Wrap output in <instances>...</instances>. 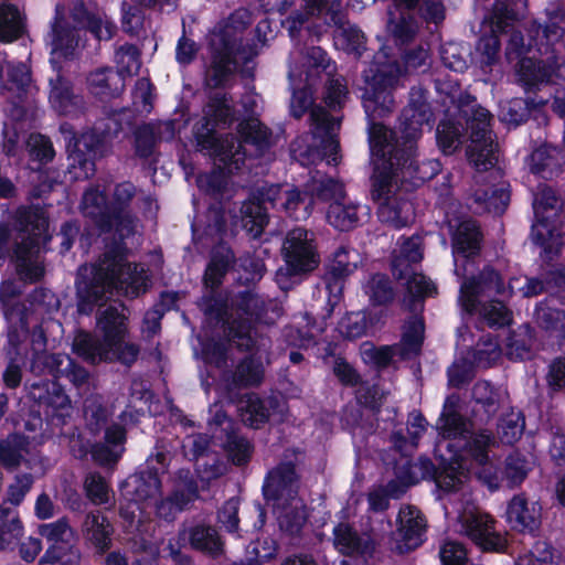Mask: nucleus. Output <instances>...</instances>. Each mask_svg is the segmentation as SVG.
<instances>
[{"label":"nucleus","mask_w":565,"mask_h":565,"mask_svg":"<svg viewBox=\"0 0 565 565\" xmlns=\"http://www.w3.org/2000/svg\"><path fill=\"white\" fill-rule=\"evenodd\" d=\"M401 74L396 63L370 66L363 72L365 87L362 95L370 120L369 140L375 164L372 198L379 203L380 221L396 228L407 225L413 216L412 204L399 193V183L418 186L439 171L437 161L418 162L415 158L416 140L422 135L423 126L431 118L429 105L422 93L411 94L409 104L401 117V137L375 122L393 110L395 102L392 93L398 85Z\"/></svg>","instance_id":"nucleus-1"},{"label":"nucleus","mask_w":565,"mask_h":565,"mask_svg":"<svg viewBox=\"0 0 565 565\" xmlns=\"http://www.w3.org/2000/svg\"><path fill=\"white\" fill-rule=\"evenodd\" d=\"M437 89L446 94L450 103L457 106L458 114L441 120L436 130L438 146L446 154L454 153L462 143L463 131L470 130V143L467 148L469 162L479 172L492 169L497 161V147L490 130L489 111L475 103L463 102L457 84L437 82Z\"/></svg>","instance_id":"nucleus-2"},{"label":"nucleus","mask_w":565,"mask_h":565,"mask_svg":"<svg viewBox=\"0 0 565 565\" xmlns=\"http://www.w3.org/2000/svg\"><path fill=\"white\" fill-rule=\"evenodd\" d=\"M89 281L77 284V310L89 315L95 306H103L115 292L136 297L148 288L149 278L142 266L126 260L117 249L108 250L90 268Z\"/></svg>","instance_id":"nucleus-3"},{"label":"nucleus","mask_w":565,"mask_h":565,"mask_svg":"<svg viewBox=\"0 0 565 565\" xmlns=\"http://www.w3.org/2000/svg\"><path fill=\"white\" fill-rule=\"evenodd\" d=\"M127 316L121 302L99 310L96 318V330L102 337L86 331L74 335L72 349L75 354L90 364L119 361L131 364L138 355V348L125 341Z\"/></svg>","instance_id":"nucleus-4"},{"label":"nucleus","mask_w":565,"mask_h":565,"mask_svg":"<svg viewBox=\"0 0 565 565\" xmlns=\"http://www.w3.org/2000/svg\"><path fill=\"white\" fill-rule=\"evenodd\" d=\"M519 279H512L508 287L498 271L486 267L478 275L466 277L459 290V305L469 313L479 316L491 328H501L511 322V311L504 300L514 292V285Z\"/></svg>","instance_id":"nucleus-5"},{"label":"nucleus","mask_w":565,"mask_h":565,"mask_svg":"<svg viewBox=\"0 0 565 565\" xmlns=\"http://www.w3.org/2000/svg\"><path fill=\"white\" fill-rule=\"evenodd\" d=\"M83 28H87L98 40H110L116 32V25L106 14H89L82 2L76 3L70 13L64 6L56 4L50 33L52 61L74 54Z\"/></svg>","instance_id":"nucleus-6"},{"label":"nucleus","mask_w":565,"mask_h":565,"mask_svg":"<svg viewBox=\"0 0 565 565\" xmlns=\"http://www.w3.org/2000/svg\"><path fill=\"white\" fill-rule=\"evenodd\" d=\"M298 476L290 462L273 469L263 487L264 495L273 502L281 531L298 534L306 522L303 501L298 497Z\"/></svg>","instance_id":"nucleus-7"},{"label":"nucleus","mask_w":565,"mask_h":565,"mask_svg":"<svg viewBox=\"0 0 565 565\" xmlns=\"http://www.w3.org/2000/svg\"><path fill=\"white\" fill-rule=\"evenodd\" d=\"M280 209L296 221L307 220L312 212V198L306 191L303 194L298 189L281 191L278 185H270L260 192L257 200H248L241 207L243 226L254 237H258L268 222L267 207L269 203Z\"/></svg>","instance_id":"nucleus-8"},{"label":"nucleus","mask_w":565,"mask_h":565,"mask_svg":"<svg viewBox=\"0 0 565 565\" xmlns=\"http://www.w3.org/2000/svg\"><path fill=\"white\" fill-rule=\"evenodd\" d=\"M458 398L449 396L437 423L441 443L455 454L465 448L472 459L480 466L489 465V449L497 445V439L487 430L470 435V423L455 408Z\"/></svg>","instance_id":"nucleus-9"},{"label":"nucleus","mask_w":565,"mask_h":565,"mask_svg":"<svg viewBox=\"0 0 565 565\" xmlns=\"http://www.w3.org/2000/svg\"><path fill=\"white\" fill-rule=\"evenodd\" d=\"M19 234L14 241L11 260L17 274L25 282H35L44 276L40 256L39 237L46 226V220L36 211L21 209L17 214Z\"/></svg>","instance_id":"nucleus-10"},{"label":"nucleus","mask_w":565,"mask_h":565,"mask_svg":"<svg viewBox=\"0 0 565 565\" xmlns=\"http://www.w3.org/2000/svg\"><path fill=\"white\" fill-rule=\"evenodd\" d=\"M265 308V301L252 291L241 292L231 301V308L218 312L217 317L226 324L231 342L242 350L259 351L267 349L268 339L258 337L254 321L258 319Z\"/></svg>","instance_id":"nucleus-11"},{"label":"nucleus","mask_w":565,"mask_h":565,"mask_svg":"<svg viewBox=\"0 0 565 565\" xmlns=\"http://www.w3.org/2000/svg\"><path fill=\"white\" fill-rule=\"evenodd\" d=\"M563 203L555 191L546 185L537 188L533 200L535 223L532 225V241L543 249L546 259H553L558 255L563 246L561 233H556L550 223L558 216Z\"/></svg>","instance_id":"nucleus-12"},{"label":"nucleus","mask_w":565,"mask_h":565,"mask_svg":"<svg viewBox=\"0 0 565 565\" xmlns=\"http://www.w3.org/2000/svg\"><path fill=\"white\" fill-rule=\"evenodd\" d=\"M286 268L276 273V281L280 288H287V278L312 271L320 264V256L315 242V234L306 228L296 227L289 231L282 244Z\"/></svg>","instance_id":"nucleus-13"},{"label":"nucleus","mask_w":565,"mask_h":565,"mask_svg":"<svg viewBox=\"0 0 565 565\" xmlns=\"http://www.w3.org/2000/svg\"><path fill=\"white\" fill-rule=\"evenodd\" d=\"M312 97L306 89L296 90L291 98V114L300 118L310 108V120L312 134L321 139L323 154L328 158V164L337 166L339 163V141L335 138V131L340 127V121L330 117L322 107H311Z\"/></svg>","instance_id":"nucleus-14"},{"label":"nucleus","mask_w":565,"mask_h":565,"mask_svg":"<svg viewBox=\"0 0 565 565\" xmlns=\"http://www.w3.org/2000/svg\"><path fill=\"white\" fill-rule=\"evenodd\" d=\"M327 14L330 21L338 28L337 38L345 44L350 52L361 55L364 47V34L355 26H347V17L343 10L342 0H308L307 11L296 13L290 18L291 30L302 25L309 15Z\"/></svg>","instance_id":"nucleus-15"},{"label":"nucleus","mask_w":565,"mask_h":565,"mask_svg":"<svg viewBox=\"0 0 565 565\" xmlns=\"http://www.w3.org/2000/svg\"><path fill=\"white\" fill-rule=\"evenodd\" d=\"M460 532L483 551L500 552L505 539L495 531L493 518L473 504H467L459 516Z\"/></svg>","instance_id":"nucleus-16"},{"label":"nucleus","mask_w":565,"mask_h":565,"mask_svg":"<svg viewBox=\"0 0 565 565\" xmlns=\"http://www.w3.org/2000/svg\"><path fill=\"white\" fill-rule=\"evenodd\" d=\"M424 340V323L420 318L414 316L404 326L402 340L393 347L370 348L364 350L376 365L386 366L393 356L411 359L420 352Z\"/></svg>","instance_id":"nucleus-17"},{"label":"nucleus","mask_w":565,"mask_h":565,"mask_svg":"<svg viewBox=\"0 0 565 565\" xmlns=\"http://www.w3.org/2000/svg\"><path fill=\"white\" fill-rule=\"evenodd\" d=\"M103 138L99 134L90 130L82 134L79 138L68 141L70 173L74 179H87L95 171L94 160L102 154Z\"/></svg>","instance_id":"nucleus-18"},{"label":"nucleus","mask_w":565,"mask_h":565,"mask_svg":"<svg viewBox=\"0 0 565 565\" xmlns=\"http://www.w3.org/2000/svg\"><path fill=\"white\" fill-rule=\"evenodd\" d=\"M399 526L390 540V550L403 555L417 548L424 541L426 521L420 511L405 507L398 513Z\"/></svg>","instance_id":"nucleus-19"},{"label":"nucleus","mask_w":565,"mask_h":565,"mask_svg":"<svg viewBox=\"0 0 565 565\" xmlns=\"http://www.w3.org/2000/svg\"><path fill=\"white\" fill-rule=\"evenodd\" d=\"M515 0H498L493 6L491 15L492 34L482 36L478 43L481 54V63L486 66L493 65L499 57L500 40L497 32H503L510 22L516 19L513 9Z\"/></svg>","instance_id":"nucleus-20"},{"label":"nucleus","mask_w":565,"mask_h":565,"mask_svg":"<svg viewBox=\"0 0 565 565\" xmlns=\"http://www.w3.org/2000/svg\"><path fill=\"white\" fill-rule=\"evenodd\" d=\"M546 57L535 60L534 57H523L518 68L519 82L526 88L532 89L540 84L554 82V78L561 76L562 64L556 61L554 52L548 54L545 49Z\"/></svg>","instance_id":"nucleus-21"},{"label":"nucleus","mask_w":565,"mask_h":565,"mask_svg":"<svg viewBox=\"0 0 565 565\" xmlns=\"http://www.w3.org/2000/svg\"><path fill=\"white\" fill-rule=\"evenodd\" d=\"M392 7L388 9L387 31L398 43L412 41L417 31L418 23L413 14L419 0H392Z\"/></svg>","instance_id":"nucleus-22"},{"label":"nucleus","mask_w":565,"mask_h":565,"mask_svg":"<svg viewBox=\"0 0 565 565\" xmlns=\"http://www.w3.org/2000/svg\"><path fill=\"white\" fill-rule=\"evenodd\" d=\"M250 55L243 54L241 56L235 43H224L223 49L213 54L212 63L205 72L206 86L210 88L225 86L239 61H247Z\"/></svg>","instance_id":"nucleus-23"},{"label":"nucleus","mask_w":565,"mask_h":565,"mask_svg":"<svg viewBox=\"0 0 565 565\" xmlns=\"http://www.w3.org/2000/svg\"><path fill=\"white\" fill-rule=\"evenodd\" d=\"M196 139L200 150L209 151L210 156L224 166L234 164L238 169L239 163L244 160L243 146L233 136L221 138L212 129L206 128V132L199 134Z\"/></svg>","instance_id":"nucleus-24"},{"label":"nucleus","mask_w":565,"mask_h":565,"mask_svg":"<svg viewBox=\"0 0 565 565\" xmlns=\"http://www.w3.org/2000/svg\"><path fill=\"white\" fill-rule=\"evenodd\" d=\"M173 136L174 124L172 121H158L142 125L134 132L135 153L139 158L147 159L156 152L159 142L170 140Z\"/></svg>","instance_id":"nucleus-25"},{"label":"nucleus","mask_w":565,"mask_h":565,"mask_svg":"<svg viewBox=\"0 0 565 565\" xmlns=\"http://www.w3.org/2000/svg\"><path fill=\"white\" fill-rule=\"evenodd\" d=\"M2 74L3 70L0 67V94L10 93L14 105L28 102L34 96L35 87L32 85L30 70L24 63H8L7 83L2 78Z\"/></svg>","instance_id":"nucleus-26"},{"label":"nucleus","mask_w":565,"mask_h":565,"mask_svg":"<svg viewBox=\"0 0 565 565\" xmlns=\"http://www.w3.org/2000/svg\"><path fill=\"white\" fill-rule=\"evenodd\" d=\"M333 535L334 546L343 555L366 559L375 550V544L369 535H360L348 523L338 524Z\"/></svg>","instance_id":"nucleus-27"},{"label":"nucleus","mask_w":565,"mask_h":565,"mask_svg":"<svg viewBox=\"0 0 565 565\" xmlns=\"http://www.w3.org/2000/svg\"><path fill=\"white\" fill-rule=\"evenodd\" d=\"M136 195V186L130 182L116 185L110 203L113 217L116 221V232L120 238L135 232L137 221L128 211L129 203Z\"/></svg>","instance_id":"nucleus-28"},{"label":"nucleus","mask_w":565,"mask_h":565,"mask_svg":"<svg viewBox=\"0 0 565 565\" xmlns=\"http://www.w3.org/2000/svg\"><path fill=\"white\" fill-rule=\"evenodd\" d=\"M507 521L512 529L533 533L541 524V507L523 495H514L508 504Z\"/></svg>","instance_id":"nucleus-29"},{"label":"nucleus","mask_w":565,"mask_h":565,"mask_svg":"<svg viewBox=\"0 0 565 565\" xmlns=\"http://www.w3.org/2000/svg\"><path fill=\"white\" fill-rule=\"evenodd\" d=\"M81 206L83 214L103 232L116 231L111 206L106 202L105 194L98 188H90L84 193Z\"/></svg>","instance_id":"nucleus-30"},{"label":"nucleus","mask_w":565,"mask_h":565,"mask_svg":"<svg viewBox=\"0 0 565 565\" xmlns=\"http://www.w3.org/2000/svg\"><path fill=\"white\" fill-rule=\"evenodd\" d=\"M84 539L90 543L99 554L105 553L111 546L114 527L107 516L99 511L88 512L82 523Z\"/></svg>","instance_id":"nucleus-31"},{"label":"nucleus","mask_w":565,"mask_h":565,"mask_svg":"<svg viewBox=\"0 0 565 565\" xmlns=\"http://www.w3.org/2000/svg\"><path fill=\"white\" fill-rule=\"evenodd\" d=\"M126 431L120 425H111L106 429L105 443L93 446L92 456L102 466L116 463L125 451Z\"/></svg>","instance_id":"nucleus-32"},{"label":"nucleus","mask_w":565,"mask_h":565,"mask_svg":"<svg viewBox=\"0 0 565 565\" xmlns=\"http://www.w3.org/2000/svg\"><path fill=\"white\" fill-rule=\"evenodd\" d=\"M360 260L359 253L354 249L340 247L333 256L326 275L328 289L332 292L335 290L338 294L342 290L341 280L352 273L358 267Z\"/></svg>","instance_id":"nucleus-33"},{"label":"nucleus","mask_w":565,"mask_h":565,"mask_svg":"<svg viewBox=\"0 0 565 565\" xmlns=\"http://www.w3.org/2000/svg\"><path fill=\"white\" fill-rule=\"evenodd\" d=\"M452 231L454 254H461L468 258L478 253L480 247V232L477 223L471 218L449 222Z\"/></svg>","instance_id":"nucleus-34"},{"label":"nucleus","mask_w":565,"mask_h":565,"mask_svg":"<svg viewBox=\"0 0 565 565\" xmlns=\"http://www.w3.org/2000/svg\"><path fill=\"white\" fill-rule=\"evenodd\" d=\"M87 87L95 96L108 99L117 97L124 92L125 79L110 67H102L89 73Z\"/></svg>","instance_id":"nucleus-35"},{"label":"nucleus","mask_w":565,"mask_h":565,"mask_svg":"<svg viewBox=\"0 0 565 565\" xmlns=\"http://www.w3.org/2000/svg\"><path fill=\"white\" fill-rule=\"evenodd\" d=\"M50 103L62 115L75 114L82 107V98L74 94L71 83L58 72L50 78Z\"/></svg>","instance_id":"nucleus-36"},{"label":"nucleus","mask_w":565,"mask_h":565,"mask_svg":"<svg viewBox=\"0 0 565 565\" xmlns=\"http://www.w3.org/2000/svg\"><path fill=\"white\" fill-rule=\"evenodd\" d=\"M404 469V473L399 471L397 478L386 484L384 491L388 497L394 499L401 498L412 484L417 483L420 478L430 475L433 463L428 459H422L414 463L407 462Z\"/></svg>","instance_id":"nucleus-37"},{"label":"nucleus","mask_w":565,"mask_h":565,"mask_svg":"<svg viewBox=\"0 0 565 565\" xmlns=\"http://www.w3.org/2000/svg\"><path fill=\"white\" fill-rule=\"evenodd\" d=\"M31 395L38 399L40 404L45 405L52 411V415L64 416L71 409V401L62 388L52 383L50 386L40 383L32 384Z\"/></svg>","instance_id":"nucleus-38"},{"label":"nucleus","mask_w":565,"mask_h":565,"mask_svg":"<svg viewBox=\"0 0 565 565\" xmlns=\"http://www.w3.org/2000/svg\"><path fill=\"white\" fill-rule=\"evenodd\" d=\"M423 257V239L420 236L414 235L404 239L392 262L393 275L396 278L406 277V269H411V265L419 263Z\"/></svg>","instance_id":"nucleus-39"},{"label":"nucleus","mask_w":565,"mask_h":565,"mask_svg":"<svg viewBox=\"0 0 565 565\" xmlns=\"http://www.w3.org/2000/svg\"><path fill=\"white\" fill-rule=\"evenodd\" d=\"M563 166V157L559 150L551 146H542L531 154L530 169L533 173L544 179L557 175Z\"/></svg>","instance_id":"nucleus-40"},{"label":"nucleus","mask_w":565,"mask_h":565,"mask_svg":"<svg viewBox=\"0 0 565 565\" xmlns=\"http://www.w3.org/2000/svg\"><path fill=\"white\" fill-rule=\"evenodd\" d=\"M196 497L198 491L194 484H189L184 489H177L171 497L153 503L156 514L159 519L171 522L177 514L184 510Z\"/></svg>","instance_id":"nucleus-41"},{"label":"nucleus","mask_w":565,"mask_h":565,"mask_svg":"<svg viewBox=\"0 0 565 565\" xmlns=\"http://www.w3.org/2000/svg\"><path fill=\"white\" fill-rule=\"evenodd\" d=\"M185 534V530L180 533L183 537ZM188 534L190 544L193 548L212 557H217L223 553V543L214 527L207 525H195L189 530Z\"/></svg>","instance_id":"nucleus-42"},{"label":"nucleus","mask_w":565,"mask_h":565,"mask_svg":"<svg viewBox=\"0 0 565 565\" xmlns=\"http://www.w3.org/2000/svg\"><path fill=\"white\" fill-rule=\"evenodd\" d=\"M25 31V15L12 3H0V41L13 42Z\"/></svg>","instance_id":"nucleus-43"},{"label":"nucleus","mask_w":565,"mask_h":565,"mask_svg":"<svg viewBox=\"0 0 565 565\" xmlns=\"http://www.w3.org/2000/svg\"><path fill=\"white\" fill-rule=\"evenodd\" d=\"M307 192L312 198L321 201H337L344 199V189L342 183L333 178L327 177L320 171H315L306 184Z\"/></svg>","instance_id":"nucleus-44"},{"label":"nucleus","mask_w":565,"mask_h":565,"mask_svg":"<svg viewBox=\"0 0 565 565\" xmlns=\"http://www.w3.org/2000/svg\"><path fill=\"white\" fill-rule=\"evenodd\" d=\"M473 196L481 210L495 214L502 213L510 201V193L504 183L492 185L489 189H477Z\"/></svg>","instance_id":"nucleus-45"},{"label":"nucleus","mask_w":565,"mask_h":565,"mask_svg":"<svg viewBox=\"0 0 565 565\" xmlns=\"http://www.w3.org/2000/svg\"><path fill=\"white\" fill-rule=\"evenodd\" d=\"M29 441L20 435H11L0 441V461L9 470L17 469L29 454Z\"/></svg>","instance_id":"nucleus-46"},{"label":"nucleus","mask_w":565,"mask_h":565,"mask_svg":"<svg viewBox=\"0 0 565 565\" xmlns=\"http://www.w3.org/2000/svg\"><path fill=\"white\" fill-rule=\"evenodd\" d=\"M338 199L332 202L327 212V221L340 231H348L356 226L359 222L358 206Z\"/></svg>","instance_id":"nucleus-47"},{"label":"nucleus","mask_w":565,"mask_h":565,"mask_svg":"<svg viewBox=\"0 0 565 565\" xmlns=\"http://www.w3.org/2000/svg\"><path fill=\"white\" fill-rule=\"evenodd\" d=\"M206 127L213 125H227L233 120V104L224 93H214L204 108Z\"/></svg>","instance_id":"nucleus-48"},{"label":"nucleus","mask_w":565,"mask_h":565,"mask_svg":"<svg viewBox=\"0 0 565 565\" xmlns=\"http://www.w3.org/2000/svg\"><path fill=\"white\" fill-rule=\"evenodd\" d=\"M135 501L142 504H153L161 493V482L157 475L146 473L134 478Z\"/></svg>","instance_id":"nucleus-49"},{"label":"nucleus","mask_w":565,"mask_h":565,"mask_svg":"<svg viewBox=\"0 0 565 565\" xmlns=\"http://www.w3.org/2000/svg\"><path fill=\"white\" fill-rule=\"evenodd\" d=\"M23 525L14 511L0 507V550L8 548L22 535Z\"/></svg>","instance_id":"nucleus-50"},{"label":"nucleus","mask_w":565,"mask_h":565,"mask_svg":"<svg viewBox=\"0 0 565 565\" xmlns=\"http://www.w3.org/2000/svg\"><path fill=\"white\" fill-rule=\"evenodd\" d=\"M525 427L523 415L518 411H511L505 414L499 423L498 436L501 443L512 445L518 441Z\"/></svg>","instance_id":"nucleus-51"},{"label":"nucleus","mask_w":565,"mask_h":565,"mask_svg":"<svg viewBox=\"0 0 565 565\" xmlns=\"http://www.w3.org/2000/svg\"><path fill=\"white\" fill-rule=\"evenodd\" d=\"M114 62L117 72L125 79L126 76L136 75L141 66L140 52L132 44L120 45L115 51Z\"/></svg>","instance_id":"nucleus-52"},{"label":"nucleus","mask_w":565,"mask_h":565,"mask_svg":"<svg viewBox=\"0 0 565 565\" xmlns=\"http://www.w3.org/2000/svg\"><path fill=\"white\" fill-rule=\"evenodd\" d=\"M84 416L87 426L94 433H98L106 424L108 412L98 394H90L84 401Z\"/></svg>","instance_id":"nucleus-53"},{"label":"nucleus","mask_w":565,"mask_h":565,"mask_svg":"<svg viewBox=\"0 0 565 565\" xmlns=\"http://www.w3.org/2000/svg\"><path fill=\"white\" fill-rule=\"evenodd\" d=\"M39 534L46 541L56 543H68L73 540L75 532L67 518L63 516L54 522L39 525Z\"/></svg>","instance_id":"nucleus-54"},{"label":"nucleus","mask_w":565,"mask_h":565,"mask_svg":"<svg viewBox=\"0 0 565 565\" xmlns=\"http://www.w3.org/2000/svg\"><path fill=\"white\" fill-rule=\"evenodd\" d=\"M241 411L243 412V420L252 427L265 423L269 416L268 409L256 394L244 396Z\"/></svg>","instance_id":"nucleus-55"},{"label":"nucleus","mask_w":565,"mask_h":565,"mask_svg":"<svg viewBox=\"0 0 565 565\" xmlns=\"http://www.w3.org/2000/svg\"><path fill=\"white\" fill-rule=\"evenodd\" d=\"M264 377V366L262 362L253 356L245 359L234 374V383L241 386L258 385Z\"/></svg>","instance_id":"nucleus-56"},{"label":"nucleus","mask_w":565,"mask_h":565,"mask_svg":"<svg viewBox=\"0 0 565 565\" xmlns=\"http://www.w3.org/2000/svg\"><path fill=\"white\" fill-rule=\"evenodd\" d=\"M402 279H405L408 296L413 300L423 299L437 292V288L430 279L423 274L412 271V269H406V277Z\"/></svg>","instance_id":"nucleus-57"},{"label":"nucleus","mask_w":565,"mask_h":565,"mask_svg":"<svg viewBox=\"0 0 565 565\" xmlns=\"http://www.w3.org/2000/svg\"><path fill=\"white\" fill-rule=\"evenodd\" d=\"M239 134L245 142L255 145L263 149L269 142L270 134L258 119L250 118L239 124Z\"/></svg>","instance_id":"nucleus-58"},{"label":"nucleus","mask_w":565,"mask_h":565,"mask_svg":"<svg viewBox=\"0 0 565 565\" xmlns=\"http://www.w3.org/2000/svg\"><path fill=\"white\" fill-rule=\"evenodd\" d=\"M365 291L375 305H385L392 301L394 292L388 278L384 275H374L367 282Z\"/></svg>","instance_id":"nucleus-59"},{"label":"nucleus","mask_w":565,"mask_h":565,"mask_svg":"<svg viewBox=\"0 0 565 565\" xmlns=\"http://www.w3.org/2000/svg\"><path fill=\"white\" fill-rule=\"evenodd\" d=\"M232 258V254L228 250L222 254H215L205 270V284L211 288L217 287L221 284V280L225 275Z\"/></svg>","instance_id":"nucleus-60"},{"label":"nucleus","mask_w":565,"mask_h":565,"mask_svg":"<svg viewBox=\"0 0 565 565\" xmlns=\"http://www.w3.org/2000/svg\"><path fill=\"white\" fill-rule=\"evenodd\" d=\"M530 470L527 461L519 454L510 455L505 460L504 478L509 486L520 484L527 476Z\"/></svg>","instance_id":"nucleus-61"},{"label":"nucleus","mask_w":565,"mask_h":565,"mask_svg":"<svg viewBox=\"0 0 565 565\" xmlns=\"http://www.w3.org/2000/svg\"><path fill=\"white\" fill-rule=\"evenodd\" d=\"M84 488L89 500L97 505L108 502L109 487L106 480L98 473L86 477Z\"/></svg>","instance_id":"nucleus-62"},{"label":"nucleus","mask_w":565,"mask_h":565,"mask_svg":"<svg viewBox=\"0 0 565 565\" xmlns=\"http://www.w3.org/2000/svg\"><path fill=\"white\" fill-rule=\"evenodd\" d=\"M473 398L481 404L484 412L493 415L498 411L500 394L488 382H478L472 390Z\"/></svg>","instance_id":"nucleus-63"},{"label":"nucleus","mask_w":565,"mask_h":565,"mask_svg":"<svg viewBox=\"0 0 565 565\" xmlns=\"http://www.w3.org/2000/svg\"><path fill=\"white\" fill-rule=\"evenodd\" d=\"M439 555L444 565H465L468 559L466 547L456 541L445 542L440 547Z\"/></svg>","instance_id":"nucleus-64"}]
</instances>
